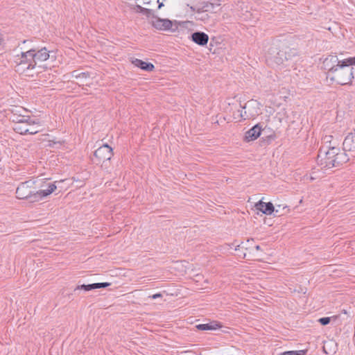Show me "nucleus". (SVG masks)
Segmentation results:
<instances>
[{
	"mask_svg": "<svg viewBox=\"0 0 355 355\" xmlns=\"http://www.w3.org/2000/svg\"><path fill=\"white\" fill-rule=\"evenodd\" d=\"M93 285H94V289L105 288L110 286L111 285V283H109V282L94 283Z\"/></svg>",
	"mask_w": 355,
	"mask_h": 355,
	"instance_id": "a878e982",
	"label": "nucleus"
},
{
	"mask_svg": "<svg viewBox=\"0 0 355 355\" xmlns=\"http://www.w3.org/2000/svg\"><path fill=\"white\" fill-rule=\"evenodd\" d=\"M354 135H353L352 133L349 134L345 139L343 142V146L344 148L342 150H345V152L346 153L347 148L348 150H355V145L354 143Z\"/></svg>",
	"mask_w": 355,
	"mask_h": 355,
	"instance_id": "dca6fc26",
	"label": "nucleus"
},
{
	"mask_svg": "<svg viewBox=\"0 0 355 355\" xmlns=\"http://www.w3.org/2000/svg\"><path fill=\"white\" fill-rule=\"evenodd\" d=\"M336 66L337 67L331 72H327V78L338 85H352V80L354 78V67L350 65L347 59L340 60V64Z\"/></svg>",
	"mask_w": 355,
	"mask_h": 355,
	"instance_id": "7ed1b4c3",
	"label": "nucleus"
},
{
	"mask_svg": "<svg viewBox=\"0 0 355 355\" xmlns=\"http://www.w3.org/2000/svg\"><path fill=\"white\" fill-rule=\"evenodd\" d=\"M210 11V9H205V6H202V5L196 8V12L198 14H200L204 12H209Z\"/></svg>",
	"mask_w": 355,
	"mask_h": 355,
	"instance_id": "cd10ccee",
	"label": "nucleus"
},
{
	"mask_svg": "<svg viewBox=\"0 0 355 355\" xmlns=\"http://www.w3.org/2000/svg\"><path fill=\"white\" fill-rule=\"evenodd\" d=\"M113 155V149L105 144L94 152L92 161L96 165L101 164L103 169L107 170L110 167V159Z\"/></svg>",
	"mask_w": 355,
	"mask_h": 355,
	"instance_id": "39448f33",
	"label": "nucleus"
},
{
	"mask_svg": "<svg viewBox=\"0 0 355 355\" xmlns=\"http://www.w3.org/2000/svg\"><path fill=\"white\" fill-rule=\"evenodd\" d=\"M202 6H205V9H210V11H211L214 8V4L209 2V1H204L201 3Z\"/></svg>",
	"mask_w": 355,
	"mask_h": 355,
	"instance_id": "bb28decb",
	"label": "nucleus"
},
{
	"mask_svg": "<svg viewBox=\"0 0 355 355\" xmlns=\"http://www.w3.org/2000/svg\"><path fill=\"white\" fill-rule=\"evenodd\" d=\"M277 46L278 51L273 57V61L283 67H294L300 59V52L297 45L290 37L279 40Z\"/></svg>",
	"mask_w": 355,
	"mask_h": 355,
	"instance_id": "f257e3e1",
	"label": "nucleus"
},
{
	"mask_svg": "<svg viewBox=\"0 0 355 355\" xmlns=\"http://www.w3.org/2000/svg\"><path fill=\"white\" fill-rule=\"evenodd\" d=\"M70 75L72 78H88L90 77L89 72H81L79 73L77 70H74L70 73Z\"/></svg>",
	"mask_w": 355,
	"mask_h": 355,
	"instance_id": "aec40b11",
	"label": "nucleus"
},
{
	"mask_svg": "<svg viewBox=\"0 0 355 355\" xmlns=\"http://www.w3.org/2000/svg\"><path fill=\"white\" fill-rule=\"evenodd\" d=\"M222 327V323L216 320H212L206 324H199L196 325V328L199 331L216 330L220 329Z\"/></svg>",
	"mask_w": 355,
	"mask_h": 355,
	"instance_id": "4468645a",
	"label": "nucleus"
},
{
	"mask_svg": "<svg viewBox=\"0 0 355 355\" xmlns=\"http://www.w3.org/2000/svg\"><path fill=\"white\" fill-rule=\"evenodd\" d=\"M28 51L31 53V58L34 60L36 65L40 62L47 60L50 57V51L46 47H33Z\"/></svg>",
	"mask_w": 355,
	"mask_h": 355,
	"instance_id": "6e6552de",
	"label": "nucleus"
},
{
	"mask_svg": "<svg viewBox=\"0 0 355 355\" xmlns=\"http://www.w3.org/2000/svg\"><path fill=\"white\" fill-rule=\"evenodd\" d=\"M94 285L93 284H82V285H78L73 290V292L76 293V292L78 290H83L85 291H89L92 290H94Z\"/></svg>",
	"mask_w": 355,
	"mask_h": 355,
	"instance_id": "4be33fe9",
	"label": "nucleus"
},
{
	"mask_svg": "<svg viewBox=\"0 0 355 355\" xmlns=\"http://www.w3.org/2000/svg\"><path fill=\"white\" fill-rule=\"evenodd\" d=\"M338 318V315H334L332 317H323L319 318L318 321L321 325L326 326L331 322V320H336Z\"/></svg>",
	"mask_w": 355,
	"mask_h": 355,
	"instance_id": "412c9836",
	"label": "nucleus"
},
{
	"mask_svg": "<svg viewBox=\"0 0 355 355\" xmlns=\"http://www.w3.org/2000/svg\"><path fill=\"white\" fill-rule=\"evenodd\" d=\"M149 297L152 298V299H157L159 297H162V294L160 293H155V294H153V295L149 296Z\"/></svg>",
	"mask_w": 355,
	"mask_h": 355,
	"instance_id": "2f4dec72",
	"label": "nucleus"
},
{
	"mask_svg": "<svg viewBox=\"0 0 355 355\" xmlns=\"http://www.w3.org/2000/svg\"><path fill=\"white\" fill-rule=\"evenodd\" d=\"M49 147H54L55 144H62V143L60 141H56L55 140H49Z\"/></svg>",
	"mask_w": 355,
	"mask_h": 355,
	"instance_id": "7c9ffc66",
	"label": "nucleus"
},
{
	"mask_svg": "<svg viewBox=\"0 0 355 355\" xmlns=\"http://www.w3.org/2000/svg\"><path fill=\"white\" fill-rule=\"evenodd\" d=\"M31 42L30 40H24L21 42L22 44H26V42Z\"/></svg>",
	"mask_w": 355,
	"mask_h": 355,
	"instance_id": "c9c22d12",
	"label": "nucleus"
},
{
	"mask_svg": "<svg viewBox=\"0 0 355 355\" xmlns=\"http://www.w3.org/2000/svg\"><path fill=\"white\" fill-rule=\"evenodd\" d=\"M196 19L197 20H202V21H205L206 19H209V15L207 14L205 15L204 16H202L200 17H196Z\"/></svg>",
	"mask_w": 355,
	"mask_h": 355,
	"instance_id": "473e14b6",
	"label": "nucleus"
},
{
	"mask_svg": "<svg viewBox=\"0 0 355 355\" xmlns=\"http://www.w3.org/2000/svg\"><path fill=\"white\" fill-rule=\"evenodd\" d=\"M277 207L279 208V209H281V205H277Z\"/></svg>",
	"mask_w": 355,
	"mask_h": 355,
	"instance_id": "a19ab883",
	"label": "nucleus"
},
{
	"mask_svg": "<svg viewBox=\"0 0 355 355\" xmlns=\"http://www.w3.org/2000/svg\"><path fill=\"white\" fill-rule=\"evenodd\" d=\"M56 189H57V187H56L55 182H53V183H49L47 189H40L39 193L40 194V196L41 197V200L45 198L46 197L51 195L53 191H55L56 190Z\"/></svg>",
	"mask_w": 355,
	"mask_h": 355,
	"instance_id": "f3484780",
	"label": "nucleus"
},
{
	"mask_svg": "<svg viewBox=\"0 0 355 355\" xmlns=\"http://www.w3.org/2000/svg\"><path fill=\"white\" fill-rule=\"evenodd\" d=\"M35 185V181L33 180L21 182L16 189V197L20 200H26L31 203L41 200L39 190Z\"/></svg>",
	"mask_w": 355,
	"mask_h": 355,
	"instance_id": "20e7f679",
	"label": "nucleus"
},
{
	"mask_svg": "<svg viewBox=\"0 0 355 355\" xmlns=\"http://www.w3.org/2000/svg\"><path fill=\"white\" fill-rule=\"evenodd\" d=\"M254 207L257 210L261 211L266 215L272 214L275 211L277 213L279 209H275V207L271 202H264L261 200L256 202Z\"/></svg>",
	"mask_w": 355,
	"mask_h": 355,
	"instance_id": "9b49d317",
	"label": "nucleus"
},
{
	"mask_svg": "<svg viewBox=\"0 0 355 355\" xmlns=\"http://www.w3.org/2000/svg\"><path fill=\"white\" fill-rule=\"evenodd\" d=\"M240 106H241V108H243V109H245V105H243V106H242V105L240 104Z\"/></svg>",
	"mask_w": 355,
	"mask_h": 355,
	"instance_id": "ea45409f",
	"label": "nucleus"
},
{
	"mask_svg": "<svg viewBox=\"0 0 355 355\" xmlns=\"http://www.w3.org/2000/svg\"><path fill=\"white\" fill-rule=\"evenodd\" d=\"M155 21H153V26L160 31L171 30L175 31L178 28V26L175 24V28H173V21L168 19H162L157 16H155Z\"/></svg>",
	"mask_w": 355,
	"mask_h": 355,
	"instance_id": "1a4fd4ad",
	"label": "nucleus"
},
{
	"mask_svg": "<svg viewBox=\"0 0 355 355\" xmlns=\"http://www.w3.org/2000/svg\"><path fill=\"white\" fill-rule=\"evenodd\" d=\"M17 108H15V109H13V110H12V112H13V113H14V112H15V111H16V113H18V111H17Z\"/></svg>",
	"mask_w": 355,
	"mask_h": 355,
	"instance_id": "58836bf2",
	"label": "nucleus"
},
{
	"mask_svg": "<svg viewBox=\"0 0 355 355\" xmlns=\"http://www.w3.org/2000/svg\"><path fill=\"white\" fill-rule=\"evenodd\" d=\"M306 352L304 350L298 351H287L284 352L279 355H306Z\"/></svg>",
	"mask_w": 355,
	"mask_h": 355,
	"instance_id": "b1692460",
	"label": "nucleus"
},
{
	"mask_svg": "<svg viewBox=\"0 0 355 355\" xmlns=\"http://www.w3.org/2000/svg\"><path fill=\"white\" fill-rule=\"evenodd\" d=\"M24 121L28 124V126L40 124L39 119L33 120L31 118L30 116H25V120Z\"/></svg>",
	"mask_w": 355,
	"mask_h": 355,
	"instance_id": "393cba45",
	"label": "nucleus"
},
{
	"mask_svg": "<svg viewBox=\"0 0 355 355\" xmlns=\"http://www.w3.org/2000/svg\"><path fill=\"white\" fill-rule=\"evenodd\" d=\"M132 63L138 68L145 71H153L155 69V66L151 62H147L135 58L132 61Z\"/></svg>",
	"mask_w": 355,
	"mask_h": 355,
	"instance_id": "2eb2a0df",
	"label": "nucleus"
},
{
	"mask_svg": "<svg viewBox=\"0 0 355 355\" xmlns=\"http://www.w3.org/2000/svg\"><path fill=\"white\" fill-rule=\"evenodd\" d=\"M3 42V37H2V35L0 34V45Z\"/></svg>",
	"mask_w": 355,
	"mask_h": 355,
	"instance_id": "e433bc0d",
	"label": "nucleus"
},
{
	"mask_svg": "<svg viewBox=\"0 0 355 355\" xmlns=\"http://www.w3.org/2000/svg\"><path fill=\"white\" fill-rule=\"evenodd\" d=\"M191 38L193 42L202 46H206L209 41L208 35L202 31L193 33Z\"/></svg>",
	"mask_w": 355,
	"mask_h": 355,
	"instance_id": "ddd939ff",
	"label": "nucleus"
},
{
	"mask_svg": "<svg viewBox=\"0 0 355 355\" xmlns=\"http://www.w3.org/2000/svg\"><path fill=\"white\" fill-rule=\"evenodd\" d=\"M340 64V60H338L337 55H329L327 58H325L322 62V68L327 71V72H331L336 67H337V64Z\"/></svg>",
	"mask_w": 355,
	"mask_h": 355,
	"instance_id": "9d476101",
	"label": "nucleus"
},
{
	"mask_svg": "<svg viewBox=\"0 0 355 355\" xmlns=\"http://www.w3.org/2000/svg\"><path fill=\"white\" fill-rule=\"evenodd\" d=\"M13 130L21 135H27V132H28V124L24 121L23 123H19V124H15L13 126Z\"/></svg>",
	"mask_w": 355,
	"mask_h": 355,
	"instance_id": "a211bd4d",
	"label": "nucleus"
},
{
	"mask_svg": "<svg viewBox=\"0 0 355 355\" xmlns=\"http://www.w3.org/2000/svg\"><path fill=\"white\" fill-rule=\"evenodd\" d=\"M189 8H190L191 11H192V12H196V8L194 6H189Z\"/></svg>",
	"mask_w": 355,
	"mask_h": 355,
	"instance_id": "f704fd0d",
	"label": "nucleus"
},
{
	"mask_svg": "<svg viewBox=\"0 0 355 355\" xmlns=\"http://www.w3.org/2000/svg\"><path fill=\"white\" fill-rule=\"evenodd\" d=\"M31 53L28 51L21 52L19 55L15 56L14 60L15 71L19 74L26 73L28 70L34 69L36 64L33 58H31Z\"/></svg>",
	"mask_w": 355,
	"mask_h": 355,
	"instance_id": "423d86ee",
	"label": "nucleus"
},
{
	"mask_svg": "<svg viewBox=\"0 0 355 355\" xmlns=\"http://www.w3.org/2000/svg\"><path fill=\"white\" fill-rule=\"evenodd\" d=\"M253 241V239H248L246 243L242 242L241 244L236 245H234V243H232V245L235 246V250H237L239 248L245 249V252L243 253L244 259H247L248 260L257 259V256L254 254L253 251L254 250H256L257 251H262V249L259 245H257L254 247H251L248 245L249 243L252 242Z\"/></svg>",
	"mask_w": 355,
	"mask_h": 355,
	"instance_id": "0eeeda50",
	"label": "nucleus"
},
{
	"mask_svg": "<svg viewBox=\"0 0 355 355\" xmlns=\"http://www.w3.org/2000/svg\"><path fill=\"white\" fill-rule=\"evenodd\" d=\"M39 132L40 130H37L35 128H28V132H27V135H35Z\"/></svg>",
	"mask_w": 355,
	"mask_h": 355,
	"instance_id": "c85d7f7f",
	"label": "nucleus"
},
{
	"mask_svg": "<svg viewBox=\"0 0 355 355\" xmlns=\"http://www.w3.org/2000/svg\"><path fill=\"white\" fill-rule=\"evenodd\" d=\"M136 11L137 12L143 14L144 15H146L147 17H152L153 18H154L155 16L154 14V11L153 10L144 8L140 5L136 6Z\"/></svg>",
	"mask_w": 355,
	"mask_h": 355,
	"instance_id": "6ab92c4d",
	"label": "nucleus"
},
{
	"mask_svg": "<svg viewBox=\"0 0 355 355\" xmlns=\"http://www.w3.org/2000/svg\"><path fill=\"white\" fill-rule=\"evenodd\" d=\"M343 312L345 314L347 313V311L345 310H343Z\"/></svg>",
	"mask_w": 355,
	"mask_h": 355,
	"instance_id": "79ce46f5",
	"label": "nucleus"
},
{
	"mask_svg": "<svg viewBox=\"0 0 355 355\" xmlns=\"http://www.w3.org/2000/svg\"><path fill=\"white\" fill-rule=\"evenodd\" d=\"M158 2V9H160L162 6H164L163 3H159V0H157Z\"/></svg>",
	"mask_w": 355,
	"mask_h": 355,
	"instance_id": "72a5a7b5",
	"label": "nucleus"
},
{
	"mask_svg": "<svg viewBox=\"0 0 355 355\" xmlns=\"http://www.w3.org/2000/svg\"><path fill=\"white\" fill-rule=\"evenodd\" d=\"M10 120L14 123V125L19 124V123L24 122L25 120V116L14 113L13 116L10 117Z\"/></svg>",
	"mask_w": 355,
	"mask_h": 355,
	"instance_id": "5701e85b",
	"label": "nucleus"
},
{
	"mask_svg": "<svg viewBox=\"0 0 355 355\" xmlns=\"http://www.w3.org/2000/svg\"><path fill=\"white\" fill-rule=\"evenodd\" d=\"M274 139V136L270 135V136H269V137H268V139H269L270 141L271 139Z\"/></svg>",
	"mask_w": 355,
	"mask_h": 355,
	"instance_id": "4c0bfd02",
	"label": "nucleus"
},
{
	"mask_svg": "<svg viewBox=\"0 0 355 355\" xmlns=\"http://www.w3.org/2000/svg\"><path fill=\"white\" fill-rule=\"evenodd\" d=\"M348 60V62L350 64V65L355 66V56L354 57H349L347 58Z\"/></svg>",
	"mask_w": 355,
	"mask_h": 355,
	"instance_id": "c756f323",
	"label": "nucleus"
},
{
	"mask_svg": "<svg viewBox=\"0 0 355 355\" xmlns=\"http://www.w3.org/2000/svg\"><path fill=\"white\" fill-rule=\"evenodd\" d=\"M262 128L260 123H257L248 130L244 137V141L249 142L257 139L261 135Z\"/></svg>",
	"mask_w": 355,
	"mask_h": 355,
	"instance_id": "f8f14e48",
	"label": "nucleus"
},
{
	"mask_svg": "<svg viewBox=\"0 0 355 355\" xmlns=\"http://www.w3.org/2000/svg\"><path fill=\"white\" fill-rule=\"evenodd\" d=\"M349 160V157L345 150H341L338 147H331L327 150L320 148L317 157V163L322 168L338 167Z\"/></svg>",
	"mask_w": 355,
	"mask_h": 355,
	"instance_id": "f03ea898",
	"label": "nucleus"
}]
</instances>
